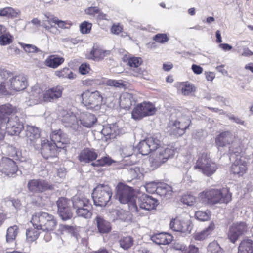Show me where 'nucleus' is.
Wrapping results in <instances>:
<instances>
[{
    "label": "nucleus",
    "mask_w": 253,
    "mask_h": 253,
    "mask_svg": "<svg viewBox=\"0 0 253 253\" xmlns=\"http://www.w3.org/2000/svg\"><path fill=\"white\" fill-rule=\"evenodd\" d=\"M30 222L35 228L47 233L53 231L58 223L56 218L53 214L42 211L33 214Z\"/></svg>",
    "instance_id": "f257e3e1"
},
{
    "label": "nucleus",
    "mask_w": 253,
    "mask_h": 253,
    "mask_svg": "<svg viewBox=\"0 0 253 253\" xmlns=\"http://www.w3.org/2000/svg\"><path fill=\"white\" fill-rule=\"evenodd\" d=\"M115 197L122 204H130L129 209L132 212H138V208L134 200L135 191L132 187L119 182L116 187Z\"/></svg>",
    "instance_id": "f03ea898"
},
{
    "label": "nucleus",
    "mask_w": 253,
    "mask_h": 253,
    "mask_svg": "<svg viewBox=\"0 0 253 253\" xmlns=\"http://www.w3.org/2000/svg\"><path fill=\"white\" fill-rule=\"evenodd\" d=\"M194 168L196 169H200L206 176H210L215 172L218 167L211 159L210 153L203 152L199 155Z\"/></svg>",
    "instance_id": "7ed1b4c3"
},
{
    "label": "nucleus",
    "mask_w": 253,
    "mask_h": 253,
    "mask_svg": "<svg viewBox=\"0 0 253 253\" xmlns=\"http://www.w3.org/2000/svg\"><path fill=\"white\" fill-rule=\"evenodd\" d=\"M73 207L77 215L86 219L90 218L92 215V205L90 201L85 196H78L73 198Z\"/></svg>",
    "instance_id": "20e7f679"
},
{
    "label": "nucleus",
    "mask_w": 253,
    "mask_h": 253,
    "mask_svg": "<svg viewBox=\"0 0 253 253\" xmlns=\"http://www.w3.org/2000/svg\"><path fill=\"white\" fill-rule=\"evenodd\" d=\"M112 196V190L108 185L98 184L94 188L92 197L95 205L104 207L110 202Z\"/></svg>",
    "instance_id": "39448f33"
},
{
    "label": "nucleus",
    "mask_w": 253,
    "mask_h": 253,
    "mask_svg": "<svg viewBox=\"0 0 253 253\" xmlns=\"http://www.w3.org/2000/svg\"><path fill=\"white\" fill-rule=\"evenodd\" d=\"M82 103L88 109H98L102 104L103 97L98 90L86 89L81 94Z\"/></svg>",
    "instance_id": "423d86ee"
},
{
    "label": "nucleus",
    "mask_w": 253,
    "mask_h": 253,
    "mask_svg": "<svg viewBox=\"0 0 253 253\" xmlns=\"http://www.w3.org/2000/svg\"><path fill=\"white\" fill-rule=\"evenodd\" d=\"M190 123L191 121L185 117L170 121L167 126L168 132L171 136L176 137L181 136L189 128Z\"/></svg>",
    "instance_id": "0eeeda50"
},
{
    "label": "nucleus",
    "mask_w": 253,
    "mask_h": 253,
    "mask_svg": "<svg viewBox=\"0 0 253 253\" xmlns=\"http://www.w3.org/2000/svg\"><path fill=\"white\" fill-rule=\"evenodd\" d=\"M157 109L155 105L149 101H143L137 104L131 112V117L135 121L155 114Z\"/></svg>",
    "instance_id": "6e6552de"
},
{
    "label": "nucleus",
    "mask_w": 253,
    "mask_h": 253,
    "mask_svg": "<svg viewBox=\"0 0 253 253\" xmlns=\"http://www.w3.org/2000/svg\"><path fill=\"white\" fill-rule=\"evenodd\" d=\"M27 188L29 192L33 194H39L47 190L53 189L52 185L46 180L42 179H33L28 181Z\"/></svg>",
    "instance_id": "1a4fd4ad"
},
{
    "label": "nucleus",
    "mask_w": 253,
    "mask_h": 253,
    "mask_svg": "<svg viewBox=\"0 0 253 253\" xmlns=\"http://www.w3.org/2000/svg\"><path fill=\"white\" fill-rule=\"evenodd\" d=\"M247 224L244 222L234 223L229 228L227 236L229 241L235 243L239 238L248 231Z\"/></svg>",
    "instance_id": "9d476101"
},
{
    "label": "nucleus",
    "mask_w": 253,
    "mask_h": 253,
    "mask_svg": "<svg viewBox=\"0 0 253 253\" xmlns=\"http://www.w3.org/2000/svg\"><path fill=\"white\" fill-rule=\"evenodd\" d=\"M15 113H14L15 114ZM14 115V114H12ZM10 115L7 116L6 120L8 118L6 126V132L10 135H18L24 128L23 123L20 121L19 118L17 116L8 117Z\"/></svg>",
    "instance_id": "9b49d317"
},
{
    "label": "nucleus",
    "mask_w": 253,
    "mask_h": 253,
    "mask_svg": "<svg viewBox=\"0 0 253 253\" xmlns=\"http://www.w3.org/2000/svg\"><path fill=\"white\" fill-rule=\"evenodd\" d=\"M219 189H207L199 194V198L208 204L214 205L218 204Z\"/></svg>",
    "instance_id": "f8f14e48"
},
{
    "label": "nucleus",
    "mask_w": 253,
    "mask_h": 253,
    "mask_svg": "<svg viewBox=\"0 0 253 253\" xmlns=\"http://www.w3.org/2000/svg\"><path fill=\"white\" fill-rule=\"evenodd\" d=\"M248 163L241 158L236 159L230 168L231 174L236 177L243 176L248 171Z\"/></svg>",
    "instance_id": "ddd939ff"
},
{
    "label": "nucleus",
    "mask_w": 253,
    "mask_h": 253,
    "mask_svg": "<svg viewBox=\"0 0 253 253\" xmlns=\"http://www.w3.org/2000/svg\"><path fill=\"white\" fill-rule=\"evenodd\" d=\"M175 149L172 146L168 145L166 148L160 150L154 159L153 163L157 167L166 162L168 159L171 158L175 154Z\"/></svg>",
    "instance_id": "4468645a"
},
{
    "label": "nucleus",
    "mask_w": 253,
    "mask_h": 253,
    "mask_svg": "<svg viewBox=\"0 0 253 253\" xmlns=\"http://www.w3.org/2000/svg\"><path fill=\"white\" fill-rule=\"evenodd\" d=\"M169 227L172 231L181 233L189 234L191 231L189 221L178 217L171 220Z\"/></svg>",
    "instance_id": "2eb2a0df"
},
{
    "label": "nucleus",
    "mask_w": 253,
    "mask_h": 253,
    "mask_svg": "<svg viewBox=\"0 0 253 253\" xmlns=\"http://www.w3.org/2000/svg\"><path fill=\"white\" fill-rule=\"evenodd\" d=\"M58 149L56 145L47 139H44L41 142V153L45 159H48L57 156Z\"/></svg>",
    "instance_id": "dca6fc26"
},
{
    "label": "nucleus",
    "mask_w": 253,
    "mask_h": 253,
    "mask_svg": "<svg viewBox=\"0 0 253 253\" xmlns=\"http://www.w3.org/2000/svg\"><path fill=\"white\" fill-rule=\"evenodd\" d=\"M17 170V166L13 160L6 157L3 158L0 161V171L7 176H12Z\"/></svg>",
    "instance_id": "f3484780"
},
{
    "label": "nucleus",
    "mask_w": 253,
    "mask_h": 253,
    "mask_svg": "<svg viewBox=\"0 0 253 253\" xmlns=\"http://www.w3.org/2000/svg\"><path fill=\"white\" fill-rule=\"evenodd\" d=\"M63 90V88L60 85L46 89L43 93V100L46 102H53L62 97Z\"/></svg>",
    "instance_id": "a211bd4d"
},
{
    "label": "nucleus",
    "mask_w": 253,
    "mask_h": 253,
    "mask_svg": "<svg viewBox=\"0 0 253 253\" xmlns=\"http://www.w3.org/2000/svg\"><path fill=\"white\" fill-rule=\"evenodd\" d=\"M98 156L97 150L94 148H84L79 153L78 158L81 163L93 162Z\"/></svg>",
    "instance_id": "6ab92c4d"
},
{
    "label": "nucleus",
    "mask_w": 253,
    "mask_h": 253,
    "mask_svg": "<svg viewBox=\"0 0 253 253\" xmlns=\"http://www.w3.org/2000/svg\"><path fill=\"white\" fill-rule=\"evenodd\" d=\"M8 89L14 91H20L24 90L27 86V81L23 76H16L10 80Z\"/></svg>",
    "instance_id": "aec40b11"
},
{
    "label": "nucleus",
    "mask_w": 253,
    "mask_h": 253,
    "mask_svg": "<svg viewBox=\"0 0 253 253\" xmlns=\"http://www.w3.org/2000/svg\"><path fill=\"white\" fill-rule=\"evenodd\" d=\"M110 54V51L105 50L96 44L94 45L90 52L87 54V58L95 61H99L104 59L105 57Z\"/></svg>",
    "instance_id": "412c9836"
},
{
    "label": "nucleus",
    "mask_w": 253,
    "mask_h": 253,
    "mask_svg": "<svg viewBox=\"0 0 253 253\" xmlns=\"http://www.w3.org/2000/svg\"><path fill=\"white\" fill-rule=\"evenodd\" d=\"M138 204L140 208L150 211L156 208L158 205V201L152 196L144 195L140 198Z\"/></svg>",
    "instance_id": "4be33fe9"
},
{
    "label": "nucleus",
    "mask_w": 253,
    "mask_h": 253,
    "mask_svg": "<svg viewBox=\"0 0 253 253\" xmlns=\"http://www.w3.org/2000/svg\"><path fill=\"white\" fill-rule=\"evenodd\" d=\"M17 112V107L10 103L0 105V129L5 122L7 116Z\"/></svg>",
    "instance_id": "5701e85b"
},
{
    "label": "nucleus",
    "mask_w": 253,
    "mask_h": 253,
    "mask_svg": "<svg viewBox=\"0 0 253 253\" xmlns=\"http://www.w3.org/2000/svg\"><path fill=\"white\" fill-rule=\"evenodd\" d=\"M178 91L184 96H189L196 90V87L188 81L177 82L175 84Z\"/></svg>",
    "instance_id": "b1692460"
},
{
    "label": "nucleus",
    "mask_w": 253,
    "mask_h": 253,
    "mask_svg": "<svg viewBox=\"0 0 253 253\" xmlns=\"http://www.w3.org/2000/svg\"><path fill=\"white\" fill-rule=\"evenodd\" d=\"M145 187L146 191L148 193H161L163 195H166L167 192L171 189V187L166 184H161L160 185L158 186V184L155 182L147 183Z\"/></svg>",
    "instance_id": "393cba45"
},
{
    "label": "nucleus",
    "mask_w": 253,
    "mask_h": 253,
    "mask_svg": "<svg viewBox=\"0 0 253 253\" xmlns=\"http://www.w3.org/2000/svg\"><path fill=\"white\" fill-rule=\"evenodd\" d=\"M151 239L153 242L157 244L167 245L171 242L173 236L169 233L161 232L153 234Z\"/></svg>",
    "instance_id": "a878e982"
},
{
    "label": "nucleus",
    "mask_w": 253,
    "mask_h": 253,
    "mask_svg": "<svg viewBox=\"0 0 253 253\" xmlns=\"http://www.w3.org/2000/svg\"><path fill=\"white\" fill-rule=\"evenodd\" d=\"M98 232L101 234H108L112 230L111 223L101 216H97L95 218Z\"/></svg>",
    "instance_id": "bb28decb"
},
{
    "label": "nucleus",
    "mask_w": 253,
    "mask_h": 253,
    "mask_svg": "<svg viewBox=\"0 0 253 253\" xmlns=\"http://www.w3.org/2000/svg\"><path fill=\"white\" fill-rule=\"evenodd\" d=\"M233 136L228 131L220 133L215 138V144L219 147H223L232 142Z\"/></svg>",
    "instance_id": "cd10ccee"
},
{
    "label": "nucleus",
    "mask_w": 253,
    "mask_h": 253,
    "mask_svg": "<svg viewBox=\"0 0 253 253\" xmlns=\"http://www.w3.org/2000/svg\"><path fill=\"white\" fill-rule=\"evenodd\" d=\"M65 61L64 57L57 54L48 56L44 61V65L47 67L56 69L61 66Z\"/></svg>",
    "instance_id": "c85d7f7f"
},
{
    "label": "nucleus",
    "mask_w": 253,
    "mask_h": 253,
    "mask_svg": "<svg viewBox=\"0 0 253 253\" xmlns=\"http://www.w3.org/2000/svg\"><path fill=\"white\" fill-rule=\"evenodd\" d=\"M215 228L213 222H211L209 226L200 232L195 233L193 235V238L196 241H203L210 236Z\"/></svg>",
    "instance_id": "c756f323"
},
{
    "label": "nucleus",
    "mask_w": 253,
    "mask_h": 253,
    "mask_svg": "<svg viewBox=\"0 0 253 253\" xmlns=\"http://www.w3.org/2000/svg\"><path fill=\"white\" fill-rule=\"evenodd\" d=\"M135 102L133 95L131 93L124 92L122 93L120 97L119 105L120 107L124 109H129L132 103Z\"/></svg>",
    "instance_id": "7c9ffc66"
},
{
    "label": "nucleus",
    "mask_w": 253,
    "mask_h": 253,
    "mask_svg": "<svg viewBox=\"0 0 253 253\" xmlns=\"http://www.w3.org/2000/svg\"><path fill=\"white\" fill-rule=\"evenodd\" d=\"M238 253H253V240L248 237L244 238L239 245Z\"/></svg>",
    "instance_id": "2f4dec72"
},
{
    "label": "nucleus",
    "mask_w": 253,
    "mask_h": 253,
    "mask_svg": "<svg viewBox=\"0 0 253 253\" xmlns=\"http://www.w3.org/2000/svg\"><path fill=\"white\" fill-rule=\"evenodd\" d=\"M40 132L39 129L34 126H28L26 131V137L27 141L31 144H33L40 138Z\"/></svg>",
    "instance_id": "473e14b6"
},
{
    "label": "nucleus",
    "mask_w": 253,
    "mask_h": 253,
    "mask_svg": "<svg viewBox=\"0 0 253 253\" xmlns=\"http://www.w3.org/2000/svg\"><path fill=\"white\" fill-rule=\"evenodd\" d=\"M245 152V148L244 144L240 140L233 142L231 146L229 147V153L236 156L244 154Z\"/></svg>",
    "instance_id": "72a5a7b5"
},
{
    "label": "nucleus",
    "mask_w": 253,
    "mask_h": 253,
    "mask_svg": "<svg viewBox=\"0 0 253 253\" xmlns=\"http://www.w3.org/2000/svg\"><path fill=\"white\" fill-rule=\"evenodd\" d=\"M218 204H227L232 201V193L230 191L229 188L227 187H223L219 189Z\"/></svg>",
    "instance_id": "f704fd0d"
},
{
    "label": "nucleus",
    "mask_w": 253,
    "mask_h": 253,
    "mask_svg": "<svg viewBox=\"0 0 253 253\" xmlns=\"http://www.w3.org/2000/svg\"><path fill=\"white\" fill-rule=\"evenodd\" d=\"M20 12L11 7H6L0 9V17H5L7 18L13 19L18 17Z\"/></svg>",
    "instance_id": "c9c22d12"
},
{
    "label": "nucleus",
    "mask_w": 253,
    "mask_h": 253,
    "mask_svg": "<svg viewBox=\"0 0 253 253\" xmlns=\"http://www.w3.org/2000/svg\"><path fill=\"white\" fill-rule=\"evenodd\" d=\"M55 75L59 78H68L69 79H73L76 76L68 67H64L56 71L55 72Z\"/></svg>",
    "instance_id": "e433bc0d"
},
{
    "label": "nucleus",
    "mask_w": 253,
    "mask_h": 253,
    "mask_svg": "<svg viewBox=\"0 0 253 253\" xmlns=\"http://www.w3.org/2000/svg\"><path fill=\"white\" fill-rule=\"evenodd\" d=\"M119 243L120 247L124 250H128L133 246L134 239L129 235L122 236L120 237Z\"/></svg>",
    "instance_id": "4c0bfd02"
},
{
    "label": "nucleus",
    "mask_w": 253,
    "mask_h": 253,
    "mask_svg": "<svg viewBox=\"0 0 253 253\" xmlns=\"http://www.w3.org/2000/svg\"><path fill=\"white\" fill-rule=\"evenodd\" d=\"M103 80H104V77H101L98 79L87 78L85 80H82V83L84 86L86 87L102 86L104 84Z\"/></svg>",
    "instance_id": "58836bf2"
},
{
    "label": "nucleus",
    "mask_w": 253,
    "mask_h": 253,
    "mask_svg": "<svg viewBox=\"0 0 253 253\" xmlns=\"http://www.w3.org/2000/svg\"><path fill=\"white\" fill-rule=\"evenodd\" d=\"M96 120V119L94 115L89 113L86 114L82 117L81 122L83 126L87 127H90L93 125Z\"/></svg>",
    "instance_id": "ea45409f"
},
{
    "label": "nucleus",
    "mask_w": 253,
    "mask_h": 253,
    "mask_svg": "<svg viewBox=\"0 0 253 253\" xmlns=\"http://www.w3.org/2000/svg\"><path fill=\"white\" fill-rule=\"evenodd\" d=\"M114 161L109 156H104L98 159L94 162L91 163V165L93 167H103L105 166H110Z\"/></svg>",
    "instance_id": "a19ab883"
},
{
    "label": "nucleus",
    "mask_w": 253,
    "mask_h": 253,
    "mask_svg": "<svg viewBox=\"0 0 253 253\" xmlns=\"http://www.w3.org/2000/svg\"><path fill=\"white\" fill-rule=\"evenodd\" d=\"M18 231V227L16 225L9 227L7 230L6 241L12 242L16 238Z\"/></svg>",
    "instance_id": "79ce46f5"
},
{
    "label": "nucleus",
    "mask_w": 253,
    "mask_h": 253,
    "mask_svg": "<svg viewBox=\"0 0 253 253\" xmlns=\"http://www.w3.org/2000/svg\"><path fill=\"white\" fill-rule=\"evenodd\" d=\"M38 230L34 227V228H30L27 230L26 238L28 242H32L38 239L40 234Z\"/></svg>",
    "instance_id": "37998d69"
},
{
    "label": "nucleus",
    "mask_w": 253,
    "mask_h": 253,
    "mask_svg": "<svg viewBox=\"0 0 253 253\" xmlns=\"http://www.w3.org/2000/svg\"><path fill=\"white\" fill-rule=\"evenodd\" d=\"M13 42V36L7 31L0 35V45L2 46L10 44Z\"/></svg>",
    "instance_id": "c03bdc74"
},
{
    "label": "nucleus",
    "mask_w": 253,
    "mask_h": 253,
    "mask_svg": "<svg viewBox=\"0 0 253 253\" xmlns=\"http://www.w3.org/2000/svg\"><path fill=\"white\" fill-rule=\"evenodd\" d=\"M103 82L104 83L103 85H106L111 87L121 88L124 86L122 80L108 79L107 78H104Z\"/></svg>",
    "instance_id": "a18cd8bd"
},
{
    "label": "nucleus",
    "mask_w": 253,
    "mask_h": 253,
    "mask_svg": "<svg viewBox=\"0 0 253 253\" xmlns=\"http://www.w3.org/2000/svg\"><path fill=\"white\" fill-rule=\"evenodd\" d=\"M180 200L184 204L192 206L196 202V198L191 193H187L182 196Z\"/></svg>",
    "instance_id": "49530a36"
},
{
    "label": "nucleus",
    "mask_w": 253,
    "mask_h": 253,
    "mask_svg": "<svg viewBox=\"0 0 253 253\" xmlns=\"http://www.w3.org/2000/svg\"><path fill=\"white\" fill-rule=\"evenodd\" d=\"M146 140L152 151H154L158 149L160 146V141L154 137H150L146 138Z\"/></svg>",
    "instance_id": "de8ad7c7"
},
{
    "label": "nucleus",
    "mask_w": 253,
    "mask_h": 253,
    "mask_svg": "<svg viewBox=\"0 0 253 253\" xmlns=\"http://www.w3.org/2000/svg\"><path fill=\"white\" fill-rule=\"evenodd\" d=\"M139 152L143 155H146L152 152L146 139L140 142L138 145Z\"/></svg>",
    "instance_id": "09e8293b"
},
{
    "label": "nucleus",
    "mask_w": 253,
    "mask_h": 253,
    "mask_svg": "<svg viewBox=\"0 0 253 253\" xmlns=\"http://www.w3.org/2000/svg\"><path fill=\"white\" fill-rule=\"evenodd\" d=\"M211 216V212L210 211H198L195 213V217L200 221H205L210 220Z\"/></svg>",
    "instance_id": "8fccbe9b"
},
{
    "label": "nucleus",
    "mask_w": 253,
    "mask_h": 253,
    "mask_svg": "<svg viewBox=\"0 0 253 253\" xmlns=\"http://www.w3.org/2000/svg\"><path fill=\"white\" fill-rule=\"evenodd\" d=\"M58 212L59 216L64 220L70 219L72 217V213L70 206L58 210Z\"/></svg>",
    "instance_id": "3c124183"
},
{
    "label": "nucleus",
    "mask_w": 253,
    "mask_h": 253,
    "mask_svg": "<svg viewBox=\"0 0 253 253\" xmlns=\"http://www.w3.org/2000/svg\"><path fill=\"white\" fill-rule=\"evenodd\" d=\"M19 44L26 52L35 53L41 52V50L35 45L20 42Z\"/></svg>",
    "instance_id": "603ef678"
},
{
    "label": "nucleus",
    "mask_w": 253,
    "mask_h": 253,
    "mask_svg": "<svg viewBox=\"0 0 253 253\" xmlns=\"http://www.w3.org/2000/svg\"><path fill=\"white\" fill-rule=\"evenodd\" d=\"M143 63V60L140 57H132L128 59V65L132 68H137Z\"/></svg>",
    "instance_id": "864d4df0"
},
{
    "label": "nucleus",
    "mask_w": 253,
    "mask_h": 253,
    "mask_svg": "<svg viewBox=\"0 0 253 253\" xmlns=\"http://www.w3.org/2000/svg\"><path fill=\"white\" fill-rule=\"evenodd\" d=\"M221 250V248L217 241L210 243L208 246V251L211 253H219Z\"/></svg>",
    "instance_id": "5fc2aeb1"
},
{
    "label": "nucleus",
    "mask_w": 253,
    "mask_h": 253,
    "mask_svg": "<svg viewBox=\"0 0 253 253\" xmlns=\"http://www.w3.org/2000/svg\"><path fill=\"white\" fill-rule=\"evenodd\" d=\"M153 40L157 42L164 43L169 40V38L166 34L159 33L153 36Z\"/></svg>",
    "instance_id": "6e6d98bb"
},
{
    "label": "nucleus",
    "mask_w": 253,
    "mask_h": 253,
    "mask_svg": "<svg viewBox=\"0 0 253 253\" xmlns=\"http://www.w3.org/2000/svg\"><path fill=\"white\" fill-rule=\"evenodd\" d=\"M62 134L63 132L61 130L53 132L50 136L51 139L53 142L52 143L57 145V144L61 142V138Z\"/></svg>",
    "instance_id": "4d7b16f0"
},
{
    "label": "nucleus",
    "mask_w": 253,
    "mask_h": 253,
    "mask_svg": "<svg viewBox=\"0 0 253 253\" xmlns=\"http://www.w3.org/2000/svg\"><path fill=\"white\" fill-rule=\"evenodd\" d=\"M57 205L58 207V211L61 209H64L66 207H69L68 200L67 198L64 197H60L57 201Z\"/></svg>",
    "instance_id": "13d9d810"
},
{
    "label": "nucleus",
    "mask_w": 253,
    "mask_h": 253,
    "mask_svg": "<svg viewBox=\"0 0 253 253\" xmlns=\"http://www.w3.org/2000/svg\"><path fill=\"white\" fill-rule=\"evenodd\" d=\"M91 70L90 65L86 63H84L79 67V73L83 75L88 74Z\"/></svg>",
    "instance_id": "bf43d9fd"
},
{
    "label": "nucleus",
    "mask_w": 253,
    "mask_h": 253,
    "mask_svg": "<svg viewBox=\"0 0 253 253\" xmlns=\"http://www.w3.org/2000/svg\"><path fill=\"white\" fill-rule=\"evenodd\" d=\"M61 138V142L56 145L58 149H64L70 143L69 139L63 133Z\"/></svg>",
    "instance_id": "052dcab7"
},
{
    "label": "nucleus",
    "mask_w": 253,
    "mask_h": 253,
    "mask_svg": "<svg viewBox=\"0 0 253 253\" xmlns=\"http://www.w3.org/2000/svg\"><path fill=\"white\" fill-rule=\"evenodd\" d=\"M123 30V26L120 23L113 24L110 28V31L115 35H119Z\"/></svg>",
    "instance_id": "680f3d73"
},
{
    "label": "nucleus",
    "mask_w": 253,
    "mask_h": 253,
    "mask_svg": "<svg viewBox=\"0 0 253 253\" xmlns=\"http://www.w3.org/2000/svg\"><path fill=\"white\" fill-rule=\"evenodd\" d=\"M91 26V24L84 21L81 24L80 30L83 34L89 33L90 32Z\"/></svg>",
    "instance_id": "e2e57ef3"
},
{
    "label": "nucleus",
    "mask_w": 253,
    "mask_h": 253,
    "mask_svg": "<svg viewBox=\"0 0 253 253\" xmlns=\"http://www.w3.org/2000/svg\"><path fill=\"white\" fill-rule=\"evenodd\" d=\"M48 23H55L58 26L61 28H64L66 27V23L62 20H58L56 17L50 18L48 20Z\"/></svg>",
    "instance_id": "0e129e2a"
},
{
    "label": "nucleus",
    "mask_w": 253,
    "mask_h": 253,
    "mask_svg": "<svg viewBox=\"0 0 253 253\" xmlns=\"http://www.w3.org/2000/svg\"><path fill=\"white\" fill-rule=\"evenodd\" d=\"M50 26L46 25V24H43L42 26L45 29V31L48 33L51 34V35L56 34L58 31L57 28L53 25H51V23L50 24Z\"/></svg>",
    "instance_id": "69168bd1"
},
{
    "label": "nucleus",
    "mask_w": 253,
    "mask_h": 253,
    "mask_svg": "<svg viewBox=\"0 0 253 253\" xmlns=\"http://www.w3.org/2000/svg\"><path fill=\"white\" fill-rule=\"evenodd\" d=\"M182 253H200V250L198 247L193 244H190L187 247V250Z\"/></svg>",
    "instance_id": "338daca9"
},
{
    "label": "nucleus",
    "mask_w": 253,
    "mask_h": 253,
    "mask_svg": "<svg viewBox=\"0 0 253 253\" xmlns=\"http://www.w3.org/2000/svg\"><path fill=\"white\" fill-rule=\"evenodd\" d=\"M11 93L10 92L6 87V84L4 82L0 84V95H10Z\"/></svg>",
    "instance_id": "774afa93"
}]
</instances>
